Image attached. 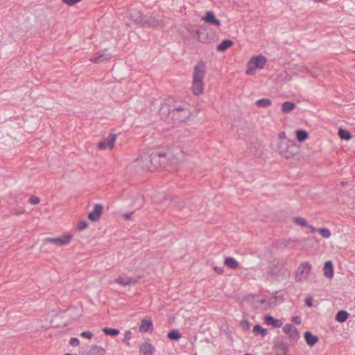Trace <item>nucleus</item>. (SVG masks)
I'll use <instances>...</instances> for the list:
<instances>
[{
  "label": "nucleus",
  "instance_id": "f257e3e1",
  "mask_svg": "<svg viewBox=\"0 0 355 355\" xmlns=\"http://www.w3.org/2000/svg\"><path fill=\"white\" fill-rule=\"evenodd\" d=\"M159 112L160 114L168 112V114L174 121L181 123L186 121L191 116V111L186 104L179 105L170 108L167 103H163L161 105Z\"/></svg>",
  "mask_w": 355,
  "mask_h": 355
},
{
  "label": "nucleus",
  "instance_id": "f03ea898",
  "mask_svg": "<svg viewBox=\"0 0 355 355\" xmlns=\"http://www.w3.org/2000/svg\"><path fill=\"white\" fill-rule=\"evenodd\" d=\"M206 74V65L203 61L199 62L193 68L192 92L196 96L202 93L204 89L203 79Z\"/></svg>",
  "mask_w": 355,
  "mask_h": 355
},
{
  "label": "nucleus",
  "instance_id": "7ed1b4c3",
  "mask_svg": "<svg viewBox=\"0 0 355 355\" xmlns=\"http://www.w3.org/2000/svg\"><path fill=\"white\" fill-rule=\"evenodd\" d=\"M268 272L271 277L277 281L285 280L291 275V271L287 269L283 261L274 260L268 267Z\"/></svg>",
  "mask_w": 355,
  "mask_h": 355
},
{
  "label": "nucleus",
  "instance_id": "20e7f679",
  "mask_svg": "<svg viewBox=\"0 0 355 355\" xmlns=\"http://www.w3.org/2000/svg\"><path fill=\"white\" fill-rule=\"evenodd\" d=\"M168 153L157 149L151 153L144 154L143 160L149 161L155 170L158 168H165L168 162Z\"/></svg>",
  "mask_w": 355,
  "mask_h": 355
},
{
  "label": "nucleus",
  "instance_id": "39448f33",
  "mask_svg": "<svg viewBox=\"0 0 355 355\" xmlns=\"http://www.w3.org/2000/svg\"><path fill=\"white\" fill-rule=\"evenodd\" d=\"M278 151L281 156L288 159L293 158L297 153L298 147L292 140H282L279 144Z\"/></svg>",
  "mask_w": 355,
  "mask_h": 355
},
{
  "label": "nucleus",
  "instance_id": "423d86ee",
  "mask_svg": "<svg viewBox=\"0 0 355 355\" xmlns=\"http://www.w3.org/2000/svg\"><path fill=\"white\" fill-rule=\"evenodd\" d=\"M266 61V58L261 55L252 57L247 64L246 74L254 75L257 69H261L264 67Z\"/></svg>",
  "mask_w": 355,
  "mask_h": 355
},
{
  "label": "nucleus",
  "instance_id": "0eeeda50",
  "mask_svg": "<svg viewBox=\"0 0 355 355\" xmlns=\"http://www.w3.org/2000/svg\"><path fill=\"white\" fill-rule=\"evenodd\" d=\"M311 270V265L309 262L304 261L301 263L295 274V282H301L304 279H306Z\"/></svg>",
  "mask_w": 355,
  "mask_h": 355
},
{
  "label": "nucleus",
  "instance_id": "6e6552de",
  "mask_svg": "<svg viewBox=\"0 0 355 355\" xmlns=\"http://www.w3.org/2000/svg\"><path fill=\"white\" fill-rule=\"evenodd\" d=\"M282 330L288 335L290 345H295L300 338V334L297 328L292 324H286L283 327Z\"/></svg>",
  "mask_w": 355,
  "mask_h": 355
},
{
  "label": "nucleus",
  "instance_id": "1a4fd4ad",
  "mask_svg": "<svg viewBox=\"0 0 355 355\" xmlns=\"http://www.w3.org/2000/svg\"><path fill=\"white\" fill-rule=\"evenodd\" d=\"M71 238L72 235L71 234H68L58 238L47 237L44 239V241L46 243H53L58 246H62L67 245L70 242Z\"/></svg>",
  "mask_w": 355,
  "mask_h": 355
},
{
  "label": "nucleus",
  "instance_id": "9d476101",
  "mask_svg": "<svg viewBox=\"0 0 355 355\" xmlns=\"http://www.w3.org/2000/svg\"><path fill=\"white\" fill-rule=\"evenodd\" d=\"M116 135L110 134L109 136L98 143V148L101 150L106 148L112 149L116 141Z\"/></svg>",
  "mask_w": 355,
  "mask_h": 355
},
{
  "label": "nucleus",
  "instance_id": "9b49d317",
  "mask_svg": "<svg viewBox=\"0 0 355 355\" xmlns=\"http://www.w3.org/2000/svg\"><path fill=\"white\" fill-rule=\"evenodd\" d=\"M112 58V54L107 53V49L102 50L97 53V55L90 59L93 63L100 64L109 61Z\"/></svg>",
  "mask_w": 355,
  "mask_h": 355
},
{
  "label": "nucleus",
  "instance_id": "f8f14e48",
  "mask_svg": "<svg viewBox=\"0 0 355 355\" xmlns=\"http://www.w3.org/2000/svg\"><path fill=\"white\" fill-rule=\"evenodd\" d=\"M103 212V206L101 204H96L94 209L88 214V218L93 222H96L99 220Z\"/></svg>",
  "mask_w": 355,
  "mask_h": 355
},
{
  "label": "nucleus",
  "instance_id": "ddd939ff",
  "mask_svg": "<svg viewBox=\"0 0 355 355\" xmlns=\"http://www.w3.org/2000/svg\"><path fill=\"white\" fill-rule=\"evenodd\" d=\"M206 23L214 25L217 27L220 26V21L215 17L213 11H207L202 18Z\"/></svg>",
  "mask_w": 355,
  "mask_h": 355
},
{
  "label": "nucleus",
  "instance_id": "4468645a",
  "mask_svg": "<svg viewBox=\"0 0 355 355\" xmlns=\"http://www.w3.org/2000/svg\"><path fill=\"white\" fill-rule=\"evenodd\" d=\"M153 330V325L150 318H144L139 326V331L141 332H149Z\"/></svg>",
  "mask_w": 355,
  "mask_h": 355
},
{
  "label": "nucleus",
  "instance_id": "2eb2a0df",
  "mask_svg": "<svg viewBox=\"0 0 355 355\" xmlns=\"http://www.w3.org/2000/svg\"><path fill=\"white\" fill-rule=\"evenodd\" d=\"M264 322L267 325L272 326L275 328L281 327L283 324V322L281 320L276 319L272 315H266L264 317Z\"/></svg>",
  "mask_w": 355,
  "mask_h": 355
},
{
  "label": "nucleus",
  "instance_id": "dca6fc26",
  "mask_svg": "<svg viewBox=\"0 0 355 355\" xmlns=\"http://www.w3.org/2000/svg\"><path fill=\"white\" fill-rule=\"evenodd\" d=\"M139 351L143 355H152L155 349L150 343L146 342L140 345Z\"/></svg>",
  "mask_w": 355,
  "mask_h": 355
},
{
  "label": "nucleus",
  "instance_id": "f3484780",
  "mask_svg": "<svg viewBox=\"0 0 355 355\" xmlns=\"http://www.w3.org/2000/svg\"><path fill=\"white\" fill-rule=\"evenodd\" d=\"M274 347L277 352H282L283 355H288V345L286 342L277 341Z\"/></svg>",
  "mask_w": 355,
  "mask_h": 355
},
{
  "label": "nucleus",
  "instance_id": "a211bd4d",
  "mask_svg": "<svg viewBox=\"0 0 355 355\" xmlns=\"http://www.w3.org/2000/svg\"><path fill=\"white\" fill-rule=\"evenodd\" d=\"M324 275L327 278H332L334 276V266L331 261L324 263L323 268Z\"/></svg>",
  "mask_w": 355,
  "mask_h": 355
},
{
  "label": "nucleus",
  "instance_id": "6ab92c4d",
  "mask_svg": "<svg viewBox=\"0 0 355 355\" xmlns=\"http://www.w3.org/2000/svg\"><path fill=\"white\" fill-rule=\"evenodd\" d=\"M144 155H140V157L136 160V162L139 166H141L144 170H147L149 171H154V167L149 163V161H144Z\"/></svg>",
  "mask_w": 355,
  "mask_h": 355
},
{
  "label": "nucleus",
  "instance_id": "aec40b11",
  "mask_svg": "<svg viewBox=\"0 0 355 355\" xmlns=\"http://www.w3.org/2000/svg\"><path fill=\"white\" fill-rule=\"evenodd\" d=\"M162 21V19L158 17H149L148 19L144 21L143 25L146 27H155L161 24Z\"/></svg>",
  "mask_w": 355,
  "mask_h": 355
},
{
  "label": "nucleus",
  "instance_id": "412c9836",
  "mask_svg": "<svg viewBox=\"0 0 355 355\" xmlns=\"http://www.w3.org/2000/svg\"><path fill=\"white\" fill-rule=\"evenodd\" d=\"M304 339L306 343L312 347L318 342V338L317 336L312 334L310 331H306L304 333Z\"/></svg>",
  "mask_w": 355,
  "mask_h": 355
},
{
  "label": "nucleus",
  "instance_id": "4be33fe9",
  "mask_svg": "<svg viewBox=\"0 0 355 355\" xmlns=\"http://www.w3.org/2000/svg\"><path fill=\"white\" fill-rule=\"evenodd\" d=\"M105 353L104 348L98 345H92L87 352V355H105Z\"/></svg>",
  "mask_w": 355,
  "mask_h": 355
},
{
  "label": "nucleus",
  "instance_id": "5701e85b",
  "mask_svg": "<svg viewBox=\"0 0 355 355\" xmlns=\"http://www.w3.org/2000/svg\"><path fill=\"white\" fill-rule=\"evenodd\" d=\"M224 264L230 269L236 270L239 268L238 261L233 257H226L224 261Z\"/></svg>",
  "mask_w": 355,
  "mask_h": 355
},
{
  "label": "nucleus",
  "instance_id": "b1692460",
  "mask_svg": "<svg viewBox=\"0 0 355 355\" xmlns=\"http://www.w3.org/2000/svg\"><path fill=\"white\" fill-rule=\"evenodd\" d=\"M234 42L229 39L223 40L218 46L216 49L218 51L223 52L233 45Z\"/></svg>",
  "mask_w": 355,
  "mask_h": 355
},
{
  "label": "nucleus",
  "instance_id": "393cba45",
  "mask_svg": "<svg viewBox=\"0 0 355 355\" xmlns=\"http://www.w3.org/2000/svg\"><path fill=\"white\" fill-rule=\"evenodd\" d=\"M296 137L298 141L303 142L309 138L308 132L302 129H298L295 131Z\"/></svg>",
  "mask_w": 355,
  "mask_h": 355
},
{
  "label": "nucleus",
  "instance_id": "a878e982",
  "mask_svg": "<svg viewBox=\"0 0 355 355\" xmlns=\"http://www.w3.org/2000/svg\"><path fill=\"white\" fill-rule=\"evenodd\" d=\"M349 315V314L347 313V311L340 310L337 312L336 315V320L339 322H344L347 320Z\"/></svg>",
  "mask_w": 355,
  "mask_h": 355
},
{
  "label": "nucleus",
  "instance_id": "bb28decb",
  "mask_svg": "<svg viewBox=\"0 0 355 355\" xmlns=\"http://www.w3.org/2000/svg\"><path fill=\"white\" fill-rule=\"evenodd\" d=\"M295 107V104L292 101H286L282 105V111L284 113H289Z\"/></svg>",
  "mask_w": 355,
  "mask_h": 355
},
{
  "label": "nucleus",
  "instance_id": "cd10ccee",
  "mask_svg": "<svg viewBox=\"0 0 355 355\" xmlns=\"http://www.w3.org/2000/svg\"><path fill=\"white\" fill-rule=\"evenodd\" d=\"M271 105L272 101L269 98H261L256 102V105L259 107H268Z\"/></svg>",
  "mask_w": 355,
  "mask_h": 355
},
{
  "label": "nucleus",
  "instance_id": "c85d7f7f",
  "mask_svg": "<svg viewBox=\"0 0 355 355\" xmlns=\"http://www.w3.org/2000/svg\"><path fill=\"white\" fill-rule=\"evenodd\" d=\"M167 336L170 340H178L181 338L182 335L179 330L173 329L168 332Z\"/></svg>",
  "mask_w": 355,
  "mask_h": 355
},
{
  "label": "nucleus",
  "instance_id": "c756f323",
  "mask_svg": "<svg viewBox=\"0 0 355 355\" xmlns=\"http://www.w3.org/2000/svg\"><path fill=\"white\" fill-rule=\"evenodd\" d=\"M103 331L105 334L112 336H117L120 333L119 329L111 327H105L103 329Z\"/></svg>",
  "mask_w": 355,
  "mask_h": 355
},
{
  "label": "nucleus",
  "instance_id": "7c9ffc66",
  "mask_svg": "<svg viewBox=\"0 0 355 355\" xmlns=\"http://www.w3.org/2000/svg\"><path fill=\"white\" fill-rule=\"evenodd\" d=\"M253 331L254 333L257 334H261L263 337L265 336L267 334V329L265 328H263L259 324H255L253 327Z\"/></svg>",
  "mask_w": 355,
  "mask_h": 355
},
{
  "label": "nucleus",
  "instance_id": "2f4dec72",
  "mask_svg": "<svg viewBox=\"0 0 355 355\" xmlns=\"http://www.w3.org/2000/svg\"><path fill=\"white\" fill-rule=\"evenodd\" d=\"M338 135L342 139L349 140L351 139V133L345 129L340 128L338 130Z\"/></svg>",
  "mask_w": 355,
  "mask_h": 355
},
{
  "label": "nucleus",
  "instance_id": "473e14b6",
  "mask_svg": "<svg viewBox=\"0 0 355 355\" xmlns=\"http://www.w3.org/2000/svg\"><path fill=\"white\" fill-rule=\"evenodd\" d=\"M294 223L297 225H300L302 227H306L308 226V223L305 218L302 217H295L294 218Z\"/></svg>",
  "mask_w": 355,
  "mask_h": 355
},
{
  "label": "nucleus",
  "instance_id": "72a5a7b5",
  "mask_svg": "<svg viewBox=\"0 0 355 355\" xmlns=\"http://www.w3.org/2000/svg\"><path fill=\"white\" fill-rule=\"evenodd\" d=\"M318 232L323 238L328 239L331 236V232L327 228H320L318 230Z\"/></svg>",
  "mask_w": 355,
  "mask_h": 355
},
{
  "label": "nucleus",
  "instance_id": "f704fd0d",
  "mask_svg": "<svg viewBox=\"0 0 355 355\" xmlns=\"http://www.w3.org/2000/svg\"><path fill=\"white\" fill-rule=\"evenodd\" d=\"M88 227V223L85 220L80 221L77 224V230L79 231H83L85 230Z\"/></svg>",
  "mask_w": 355,
  "mask_h": 355
},
{
  "label": "nucleus",
  "instance_id": "c9c22d12",
  "mask_svg": "<svg viewBox=\"0 0 355 355\" xmlns=\"http://www.w3.org/2000/svg\"><path fill=\"white\" fill-rule=\"evenodd\" d=\"M131 336H132V332L130 331H125V334H124V337H123V341L128 345H130V343H129V340H130L131 338Z\"/></svg>",
  "mask_w": 355,
  "mask_h": 355
},
{
  "label": "nucleus",
  "instance_id": "e433bc0d",
  "mask_svg": "<svg viewBox=\"0 0 355 355\" xmlns=\"http://www.w3.org/2000/svg\"><path fill=\"white\" fill-rule=\"evenodd\" d=\"M125 282H127L126 286L135 284L138 282V278L125 277Z\"/></svg>",
  "mask_w": 355,
  "mask_h": 355
},
{
  "label": "nucleus",
  "instance_id": "4c0bfd02",
  "mask_svg": "<svg viewBox=\"0 0 355 355\" xmlns=\"http://www.w3.org/2000/svg\"><path fill=\"white\" fill-rule=\"evenodd\" d=\"M114 282L123 286H126L127 282H125V279L121 277H119L116 279H115Z\"/></svg>",
  "mask_w": 355,
  "mask_h": 355
},
{
  "label": "nucleus",
  "instance_id": "58836bf2",
  "mask_svg": "<svg viewBox=\"0 0 355 355\" xmlns=\"http://www.w3.org/2000/svg\"><path fill=\"white\" fill-rule=\"evenodd\" d=\"M93 336H94L93 334L91 331H83L80 334V336L81 337L85 338H87V339H92Z\"/></svg>",
  "mask_w": 355,
  "mask_h": 355
},
{
  "label": "nucleus",
  "instance_id": "ea45409f",
  "mask_svg": "<svg viewBox=\"0 0 355 355\" xmlns=\"http://www.w3.org/2000/svg\"><path fill=\"white\" fill-rule=\"evenodd\" d=\"M69 344L72 347H76L80 344V340L78 338L72 337V338H71V339L69 340Z\"/></svg>",
  "mask_w": 355,
  "mask_h": 355
},
{
  "label": "nucleus",
  "instance_id": "a19ab883",
  "mask_svg": "<svg viewBox=\"0 0 355 355\" xmlns=\"http://www.w3.org/2000/svg\"><path fill=\"white\" fill-rule=\"evenodd\" d=\"M81 1L82 0H62V2L68 6H72Z\"/></svg>",
  "mask_w": 355,
  "mask_h": 355
},
{
  "label": "nucleus",
  "instance_id": "79ce46f5",
  "mask_svg": "<svg viewBox=\"0 0 355 355\" xmlns=\"http://www.w3.org/2000/svg\"><path fill=\"white\" fill-rule=\"evenodd\" d=\"M40 198L37 196H32L29 198L28 202L31 205H37L40 203Z\"/></svg>",
  "mask_w": 355,
  "mask_h": 355
},
{
  "label": "nucleus",
  "instance_id": "37998d69",
  "mask_svg": "<svg viewBox=\"0 0 355 355\" xmlns=\"http://www.w3.org/2000/svg\"><path fill=\"white\" fill-rule=\"evenodd\" d=\"M292 322L297 324H300L302 322L301 318L298 315L292 318Z\"/></svg>",
  "mask_w": 355,
  "mask_h": 355
},
{
  "label": "nucleus",
  "instance_id": "c03bdc74",
  "mask_svg": "<svg viewBox=\"0 0 355 355\" xmlns=\"http://www.w3.org/2000/svg\"><path fill=\"white\" fill-rule=\"evenodd\" d=\"M312 301V298L311 297H308L305 300V304L309 307H311L313 306Z\"/></svg>",
  "mask_w": 355,
  "mask_h": 355
},
{
  "label": "nucleus",
  "instance_id": "a18cd8bd",
  "mask_svg": "<svg viewBox=\"0 0 355 355\" xmlns=\"http://www.w3.org/2000/svg\"><path fill=\"white\" fill-rule=\"evenodd\" d=\"M214 270L217 274H219V275H222L224 272V270L222 268L217 267V266L214 267Z\"/></svg>",
  "mask_w": 355,
  "mask_h": 355
},
{
  "label": "nucleus",
  "instance_id": "49530a36",
  "mask_svg": "<svg viewBox=\"0 0 355 355\" xmlns=\"http://www.w3.org/2000/svg\"><path fill=\"white\" fill-rule=\"evenodd\" d=\"M132 214L133 212L125 213L123 215V217L126 220H130L131 218Z\"/></svg>",
  "mask_w": 355,
  "mask_h": 355
},
{
  "label": "nucleus",
  "instance_id": "de8ad7c7",
  "mask_svg": "<svg viewBox=\"0 0 355 355\" xmlns=\"http://www.w3.org/2000/svg\"><path fill=\"white\" fill-rule=\"evenodd\" d=\"M279 137L280 139H282L283 140L287 139L286 137V133L284 132H281L279 134Z\"/></svg>",
  "mask_w": 355,
  "mask_h": 355
},
{
  "label": "nucleus",
  "instance_id": "09e8293b",
  "mask_svg": "<svg viewBox=\"0 0 355 355\" xmlns=\"http://www.w3.org/2000/svg\"><path fill=\"white\" fill-rule=\"evenodd\" d=\"M306 227H308L309 229H310L312 232H318V229H316L315 227H314L311 225H308V226H306Z\"/></svg>",
  "mask_w": 355,
  "mask_h": 355
},
{
  "label": "nucleus",
  "instance_id": "8fccbe9b",
  "mask_svg": "<svg viewBox=\"0 0 355 355\" xmlns=\"http://www.w3.org/2000/svg\"><path fill=\"white\" fill-rule=\"evenodd\" d=\"M291 241H292L291 240H286V241H285L284 246L286 247V246H287L288 245H289V244L291 243Z\"/></svg>",
  "mask_w": 355,
  "mask_h": 355
},
{
  "label": "nucleus",
  "instance_id": "3c124183",
  "mask_svg": "<svg viewBox=\"0 0 355 355\" xmlns=\"http://www.w3.org/2000/svg\"><path fill=\"white\" fill-rule=\"evenodd\" d=\"M347 184H348V182H341V185L342 186H346Z\"/></svg>",
  "mask_w": 355,
  "mask_h": 355
},
{
  "label": "nucleus",
  "instance_id": "603ef678",
  "mask_svg": "<svg viewBox=\"0 0 355 355\" xmlns=\"http://www.w3.org/2000/svg\"><path fill=\"white\" fill-rule=\"evenodd\" d=\"M64 355H72L71 354H65Z\"/></svg>",
  "mask_w": 355,
  "mask_h": 355
},
{
  "label": "nucleus",
  "instance_id": "864d4df0",
  "mask_svg": "<svg viewBox=\"0 0 355 355\" xmlns=\"http://www.w3.org/2000/svg\"><path fill=\"white\" fill-rule=\"evenodd\" d=\"M244 355H251V354H244Z\"/></svg>",
  "mask_w": 355,
  "mask_h": 355
}]
</instances>
